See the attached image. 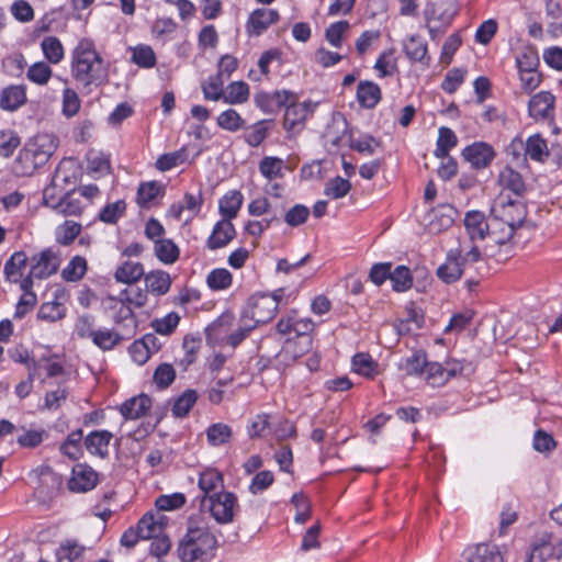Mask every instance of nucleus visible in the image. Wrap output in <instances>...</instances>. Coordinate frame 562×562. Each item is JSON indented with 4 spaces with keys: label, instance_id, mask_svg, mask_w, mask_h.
Instances as JSON below:
<instances>
[{
    "label": "nucleus",
    "instance_id": "nucleus-8",
    "mask_svg": "<svg viewBox=\"0 0 562 562\" xmlns=\"http://www.w3.org/2000/svg\"><path fill=\"white\" fill-rule=\"evenodd\" d=\"M282 295L283 290L279 289L272 294H259L252 296L249 302V311L246 312L244 317L249 316L255 325L269 322L274 317Z\"/></svg>",
    "mask_w": 562,
    "mask_h": 562
},
{
    "label": "nucleus",
    "instance_id": "nucleus-11",
    "mask_svg": "<svg viewBox=\"0 0 562 562\" xmlns=\"http://www.w3.org/2000/svg\"><path fill=\"white\" fill-rule=\"evenodd\" d=\"M494 148L484 142L473 143L462 150V157L474 169H484L491 165L495 158Z\"/></svg>",
    "mask_w": 562,
    "mask_h": 562
},
{
    "label": "nucleus",
    "instance_id": "nucleus-40",
    "mask_svg": "<svg viewBox=\"0 0 562 562\" xmlns=\"http://www.w3.org/2000/svg\"><path fill=\"white\" fill-rule=\"evenodd\" d=\"M458 144V137L456 133L446 126H441L438 131V138L436 143V149L434 151L437 158H447L449 151Z\"/></svg>",
    "mask_w": 562,
    "mask_h": 562
},
{
    "label": "nucleus",
    "instance_id": "nucleus-33",
    "mask_svg": "<svg viewBox=\"0 0 562 562\" xmlns=\"http://www.w3.org/2000/svg\"><path fill=\"white\" fill-rule=\"evenodd\" d=\"M498 183L503 189L512 191L517 196H521L526 191L521 175L510 167H506L499 172Z\"/></svg>",
    "mask_w": 562,
    "mask_h": 562
},
{
    "label": "nucleus",
    "instance_id": "nucleus-2",
    "mask_svg": "<svg viewBox=\"0 0 562 562\" xmlns=\"http://www.w3.org/2000/svg\"><path fill=\"white\" fill-rule=\"evenodd\" d=\"M109 67L89 38L80 40L71 52V77L83 89L91 91L108 82Z\"/></svg>",
    "mask_w": 562,
    "mask_h": 562
},
{
    "label": "nucleus",
    "instance_id": "nucleus-10",
    "mask_svg": "<svg viewBox=\"0 0 562 562\" xmlns=\"http://www.w3.org/2000/svg\"><path fill=\"white\" fill-rule=\"evenodd\" d=\"M68 293L65 289H57L53 294V300L42 303L38 308L37 317L47 323H56L64 319L67 315L66 302Z\"/></svg>",
    "mask_w": 562,
    "mask_h": 562
},
{
    "label": "nucleus",
    "instance_id": "nucleus-44",
    "mask_svg": "<svg viewBox=\"0 0 562 562\" xmlns=\"http://www.w3.org/2000/svg\"><path fill=\"white\" fill-rule=\"evenodd\" d=\"M85 209L82 199L76 196L69 190L64 194L63 200L58 203L55 212L64 216H79Z\"/></svg>",
    "mask_w": 562,
    "mask_h": 562
},
{
    "label": "nucleus",
    "instance_id": "nucleus-13",
    "mask_svg": "<svg viewBox=\"0 0 562 562\" xmlns=\"http://www.w3.org/2000/svg\"><path fill=\"white\" fill-rule=\"evenodd\" d=\"M235 317L233 313L226 312L218 316L206 328V340L210 345H223L229 340V334L234 326Z\"/></svg>",
    "mask_w": 562,
    "mask_h": 562
},
{
    "label": "nucleus",
    "instance_id": "nucleus-4",
    "mask_svg": "<svg viewBox=\"0 0 562 562\" xmlns=\"http://www.w3.org/2000/svg\"><path fill=\"white\" fill-rule=\"evenodd\" d=\"M57 148V142L52 134L43 133L30 139L20 151L16 162L22 165V173L31 175L45 165Z\"/></svg>",
    "mask_w": 562,
    "mask_h": 562
},
{
    "label": "nucleus",
    "instance_id": "nucleus-14",
    "mask_svg": "<svg viewBox=\"0 0 562 562\" xmlns=\"http://www.w3.org/2000/svg\"><path fill=\"white\" fill-rule=\"evenodd\" d=\"M476 240L469 237L459 239L458 246L449 250L467 269L484 261L483 255L475 244Z\"/></svg>",
    "mask_w": 562,
    "mask_h": 562
},
{
    "label": "nucleus",
    "instance_id": "nucleus-63",
    "mask_svg": "<svg viewBox=\"0 0 562 562\" xmlns=\"http://www.w3.org/2000/svg\"><path fill=\"white\" fill-rule=\"evenodd\" d=\"M349 29L350 24L348 21L331 23L325 31V38L331 46L338 48L341 46L344 35Z\"/></svg>",
    "mask_w": 562,
    "mask_h": 562
},
{
    "label": "nucleus",
    "instance_id": "nucleus-64",
    "mask_svg": "<svg viewBox=\"0 0 562 562\" xmlns=\"http://www.w3.org/2000/svg\"><path fill=\"white\" fill-rule=\"evenodd\" d=\"M349 146L360 154L372 155L379 146V142L369 134H362L357 138L350 137Z\"/></svg>",
    "mask_w": 562,
    "mask_h": 562
},
{
    "label": "nucleus",
    "instance_id": "nucleus-39",
    "mask_svg": "<svg viewBox=\"0 0 562 562\" xmlns=\"http://www.w3.org/2000/svg\"><path fill=\"white\" fill-rule=\"evenodd\" d=\"M155 254L165 265L176 262L180 255V249L172 239L160 238L155 240Z\"/></svg>",
    "mask_w": 562,
    "mask_h": 562
},
{
    "label": "nucleus",
    "instance_id": "nucleus-57",
    "mask_svg": "<svg viewBox=\"0 0 562 562\" xmlns=\"http://www.w3.org/2000/svg\"><path fill=\"white\" fill-rule=\"evenodd\" d=\"M540 64L538 52L532 46H525L516 56L518 71L536 70Z\"/></svg>",
    "mask_w": 562,
    "mask_h": 562
},
{
    "label": "nucleus",
    "instance_id": "nucleus-59",
    "mask_svg": "<svg viewBox=\"0 0 562 562\" xmlns=\"http://www.w3.org/2000/svg\"><path fill=\"white\" fill-rule=\"evenodd\" d=\"M390 280L392 281L393 290L396 292L407 291L413 284L411 271L406 266H397L391 271Z\"/></svg>",
    "mask_w": 562,
    "mask_h": 562
},
{
    "label": "nucleus",
    "instance_id": "nucleus-47",
    "mask_svg": "<svg viewBox=\"0 0 562 562\" xmlns=\"http://www.w3.org/2000/svg\"><path fill=\"white\" fill-rule=\"evenodd\" d=\"M87 269V260L81 256H75L61 270V278L67 282L79 281L85 277Z\"/></svg>",
    "mask_w": 562,
    "mask_h": 562
},
{
    "label": "nucleus",
    "instance_id": "nucleus-26",
    "mask_svg": "<svg viewBox=\"0 0 562 562\" xmlns=\"http://www.w3.org/2000/svg\"><path fill=\"white\" fill-rule=\"evenodd\" d=\"M166 517L160 513H148L138 521L137 528L142 539L160 536L165 528Z\"/></svg>",
    "mask_w": 562,
    "mask_h": 562
},
{
    "label": "nucleus",
    "instance_id": "nucleus-43",
    "mask_svg": "<svg viewBox=\"0 0 562 562\" xmlns=\"http://www.w3.org/2000/svg\"><path fill=\"white\" fill-rule=\"evenodd\" d=\"M525 151L526 155L535 161H543L549 157L547 142L539 134H535L528 137Z\"/></svg>",
    "mask_w": 562,
    "mask_h": 562
},
{
    "label": "nucleus",
    "instance_id": "nucleus-32",
    "mask_svg": "<svg viewBox=\"0 0 562 562\" xmlns=\"http://www.w3.org/2000/svg\"><path fill=\"white\" fill-rule=\"evenodd\" d=\"M103 306L105 310L112 312V317L116 323H121L133 315V308L121 293L119 296H106L103 300Z\"/></svg>",
    "mask_w": 562,
    "mask_h": 562
},
{
    "label": "nucleus",
    "instance_id": "nucleus-53",
    "mask_svg": "<svg viewBox=\"0 0 562 562\" xmlns=\"http://www.w3.org/2000/svg\"><path fill=\"white\" fill-rule=\"evenodd\" d=\"M378 364L370 355L364 352L356 353L352 357V370L366 378H373L376 374Z\"/></svg>",
    "mask_w": 562,
    "mask_h": 562
},
{
    "label": "nucleus",
    "instance_id": "nucleus-60",
    "mask_svg": "<svg viewBox=\"0 0 562 562\" xmlns=\"http://www.w3.org/2000/svg\"><path fill=\"white\" fill-rule=\"evenodd\" d=\"M180 322V315L177 312H170L161 318H155L151 327L156 333L168 336L171 335Z\"/></svg>",
    "mask_w": 562,
    "mask_h": 562
},
{
    "label": "nucleus",
    "instance_id": "nucleus-35",
    "mask_svg": "<svg viewBox=\"0 0 562 562\" xmlns=\"http://www.w3.org/2000/svg\"><path fill=\"white\" fill-rule=\"evenodd\" d=\"M145 284L147 291L160 296L166 294L171 285V278L165 271H151L145 274Z\"/></svg>",
    "mask_w": 562,
    "mask_h": 562
},
{
    "label": "nucleus",
    "instance_id": "nucleus-46",
    "mask_svg": "<svg viewBox=\"0 0 562 562\" xmlns=\"http://www.w3.org/2000/svg\"><path fill=\"white\" fill-rule=\"evenodd\" d=\"M81 224L74 221H65L55 229V239L59 245H70L80 234Z\"/></svg>",
    "mask_w": 562,
    "mask_h": 562
},
{
    "label": "nucleus",
    "instance_id": "nucleus-23",
    "mask_svg": "<svg viewBox=\"0 0 562 562\" xmlns=\"http://www.w3.org/2000/svg\"><path fill=\"white\" fill-rule=\"evenodd\" d=\"M29 262V258L24 251H15L12 256L7 260L3 268V273L5 280L13 283H20L22 288V281L25 277H23L24 269Z\"/></svg>",
    "mask_w": 562,
    "mask_h": 562
},
{
    "label": "nucleus",
    "instance_id": "nucleus-50",
    "mask_svg": "<svg viewBox=\"0 0 562 562\" xmlns=\"http://www.w3.org/2000/svg\"><path fill=\"white\" fill-rule=\"evenodd\" d=\"M249 98V87L244 81H235L228 85L223 95L224 102L228 104H241Z\"/></svg>",
    "mask_w": 562,
    "mask_h": 562
},
{
    "label": "nucleus",
    "instance_id": "nucleus-56",
    "mask_svg": "<svg viewBox=\"0 0 562 562\" xmlns=\"http://www.w3.org/2000/svg\"><path fill=\"white\" fill-rule=\"evenodd\" d=\"M233 276L225 268L212 270L206 278V283L214 291L226 290L232 285Z\"/></svg>",
    "mask_w": 562,
    "mask_h": 562
},
{
    "label": "nucleus",
    "instance_id": "nucleus-36",
    "mask_svg": "<svg viewBox=\"0 0 562 562\" xmlns=\"http://www.w3.org/2000/svg\"><path fill=\"white\" fill-rule=\"evenodd\" d=\"M404 52L406 56L413 61H419L424 64L429 63L430 58L427 55V44L420 36H411L404 43Z\"/></svg>",
    "mask_w": 562,
    "mask_h": 562
},
{
    "label": "nucleus",
    "instance_id": "nucleus-7",
    "mask_svg": "<svg viewBox=\"0 0 562 562\" xmlns=\"http://www.w3.org/2000/svg\"><path fill=\"white\" fill-rule=\"evenodd\" d=\"M456 13L454 4L449 0L426 5L424 14L431 40L438 38L445 32Z\"/></svg>",
    "mask_w": 562,
    "mask_h": 562
},
{
    "label": "nucleus",
    "instance_id": "nucleus-58",
    "mask_svg": "<svg viewBox=\"0 0 562 562\" xmlns=\"http://www.w3.org/2000/svg\"><path fill=\"white\" fill-rule=\"evenodd\" d=\"M53 76V70L48 64L37 61L31 65L26 72V78L35 85L45 86Z\"/></svg>",
    "mask_w": 562,
    "mask_h": 562
},
{
    "label": "nucleus",
    "instance_id": "nucleus-54",
    "mask_svg": "<svg viewBox=\"0 0 562 562\" xmlns=\"http://www.w3.org/2000/svg\"><path fill=\"white\" fill-rule=\"evenodd\" d=\"M427 366L426 353L422 350L414 351L409 357L403 360L401 369L404 370L408 375H420L425 371Z\"/></svg>",
    "mask_w": 562,
    "mask_h": 562
},
{
    "label": "nucleus",
    "instance_id": "nucleus-9",
    "mask_svg": "<svg viewBox=\"0 0 562 562\" xmlns=\"http://www.w3.org/2000/svg\"><path fill=\"white\" fill-rule=\"evenodd\" d=\"M464 227L468 237L471 239L483 240L487 236L495 240L497 231L492 227V218L486 221L485 215L481 211H469L464 216Z\"/></svg>",
    "mask_w": 562,
    "mask_h": 562
},
{
    "label": "nucleus",
    "instance_id": "nucleus-51",
    "mask_svg": "<svg viewBox=\"0 0 562 562\" xmlns=\"http://www.w3.org/2000/svg\"><path fill=\"white\" fill-rule=\"evenodd\" d=\"M218 127L228 132H237L245 126V120L234 109L223 111L216 119Z\"/></svg>",
    "mask_w": 562,
    "mask_h": 562
},
{
    "label": "nucleus",
    "instance_id": "nucleus-1",
    "mask_svg": "<svg viewBox=\"0 0 562 562\" xmlns=\"http://www.w3.org/2000/svg\"><path fill=\"white\" fill-rule=\"evenodd\" d=\"M220 530L203 513L188 517L186 532L177 546L181 562H206L215 557L218 548Z\"/></svg>",
    "mask_w": 562,
    "mask_h": 562
},
{
    "label": "nucleus",
    "instance_id": "nucleus-19",
    "mask_svg": "<svg viewBox=\"0 0 562 562\" xmlns=\"http://www.w3.org/2000/svg\"><path fill=\"white\" fill-rule=\"evenodd\" d=\"M26 88L23 85H10L0 91V109L15 112L26 103Z\"/></svg>",
    "mask_w": 562,
    "mask_h": 562
},
{
    "label": "nucleus",
    "instance_id": "nucleus-20",
    "mask_svg": "<svg viewBox=\"0 0 562 562\" xmlns=\"http://www.w3.org/2000/svg\"><path fill=\"white\" fill-rule=\"evenodd\" d=\"M457 210L452 205H440L429 213L428 228L432 234H439L454 223Z\"/></svg>",
    "mask_w": 562,
    "mask_h": 562
},
{
    "label": "nucleus",
    "instance_id": "nucleus-21",
    "mask_svg": "<svg viewBox=\"0 0 562 562\" xmlns=\"http://www.w3.org/2000/svg\"><path fill=\"white\" fill-rule=\"evenodd\" d=\"M279 19L278 11L268 8H261L255 10L247 22V29L251 35H260L267 30L272 23Z\"/></svg>",
    "mask_w": 562,
    "mask_h": 562
},
{
    "label": "nucleus",
    "instance_id": "nucleus-49",
    "mask_svg": "<svg viewBox=\"0 0 562 562\" xmlns=\"http://www.w3.org/2000/svg\"><path fill=\"white\" fill-rule=\"evenodd\" d=\"M187 158H188L187 148L182 147L176 151L166 153V154L160 155L157 158L155 166L160 171H168V170H171L172 168H176L177 166L186 162Z\"/></svg>",
    "mask_w": 562,
    "mask_h": 562
},
{
    "label": "nucleus",
    "instance_id": "nucleus-31",
    "mask_svg": "<svg viewBox=\"0 0 562 562\" xmlns=\"http://www.w3.org/2000/svg\"><path fill=\"white\" fill-rule=\"evenodd\" d=\"M198 485L204 495H212L224 491V479L218 470L209 468L200 473Z\"/></svg>",
    "mask_w": 562,
    "mask_h": 562
},
{
    "label": "nucleus",
    "instance_id": "nucleus-18",
    "mask_svg": "<svg viewBox=\"0 0 562 562\" xmlns=\"http://www.w3.org/2000/svg\"><path fill=\"white\" fill-rule=\"evenodd\" d=\"M236 236L234 225L229 220L222 218L212 231L206 240V247L211 250L220 249L227 246Z\"/></svg>",
    "mask_w": 562,
    "mask_h": 562
},
{
    "label": "nucleus",
    "instance_id": "nucleus-17",
    "mask_svg": "<svg viewBox=\"0 0 562 562\" xmlns=\"http://www.w3.org/2000/svg\"><path fill=\"white\" fill-rule=\"evenodd\" d=\"M97 482L98 475L92 468L86 464H77L72 469L69 488L74 492H88L97 485Z\"/></svg>",
    "mask_w": 562,
    "mask_h": 562
},
{
    "label": "nucleus",
    "instance_id": "nucleus-24",
    "mask_svg": "<svg viewBox=\"0 0 562 562\" xmlns=\"http://www.w3.org/2000/svg\"><path fill=\"white\" fill-rule=\"evenodd\" d=\"M554 100V95L548 91L535 94L528 103L529 114L535 119L549 117L553 110Z\"/></svg>",
    "mask_w": 562,
    "mask_h": 562
},
{
    "label": "nucleus",
    "instance_id": "nucleus-29",
    "mask_svg": "<svg viewBox=\"0 0 562 562\" xmlns=\"http://www.w3.org/2000/svg\"><path fill=\"white\" fill-rule=\"evenodd\" d=\"M347 127L348 123L345 116L341 113H334L323 134L325 144L338 146Z\"/></svg>",
    "mask_w": 562,
    "mask_h": 562
},
{
    "label": "nucleus",
    "instance_id": "nucleus-41",
    "mask_svg": "<svg viewBox=\"0 0 562 562\" xmlns=\"http://www.w3.org/2000/svg\"><path fill=\"white\" fill-rule=\"evenodd\" d=\"M41 48L46 60L53 65L59 64L65 57L64 46L56 36L44 37Z\"/></svg>",
    "mask_w": 562,
    "mask_h": 562
},
{
    "label": "nucleus",
    "instance_id": "nucleus-16",
    "mask_svg": "<svg viewBox=\"0 0 562 562\" xmlns=\"http://www.w3.org/2000/svg\"><path fill=\"white\" fill-rule=\"evenodd\" d=\"M292 98L293 95L286 90L259 92L255 95V103L266 113H276L290 102Z\"/></svg>",
    "mask_w": 562,
    "mask_h": 562
},
{
    "label": "nucleus",
    "instance_id": "nucleus-6",
    "mask_svg": "<svg viewBox=\"0 0 562 562\" xmlns=\"http://www.w3.org/2000/svg\"><path fill=\"white\" fill-rule=\"evenodd\" d=\"M61 263L60 252L46 248L30 259V271L22 281V289H32L34 280H44L55 274Z\"/></svg>",
    "mask_w": 562,
    "mask_h": 562
},
{
    "label": "nucleus",
    "instance_id": "nucleus-22",
    "mask_svg": "<svg viewBox=\"0 0 562 562\" xmlns=\"http://www.w3.org/2000/svg\"><path fill=\"white\" fill-rule=\"evenodd\" d=\"M113 434L109 430H93L85 439V446L88 452L100 458L109 456V445Z\"/></svg>",
    "mask_w": 562,
    "mask_h": 562
},
{
    "label": "nucleus",
    "instance_id": "nucleus-34",
    "mask_svg": "<svg viewBox=\"0 0 562 562\" xmlns=\"http://www.w3.org/2000/svg\"><path fill=\"white\" fill-rule=\"evenodd\" d=\"M111 164L108 155L97 150H90L87 154V170L88 173L98 179L110 172Z\"/></svg>",
    "mask_w": 562,
    "mask_h": 562
},
{
    "label": "nucleus",
    "instance_id": "nucleus-3",
    "mask_svg": "<svg viewBox=\"0 0 562 562\" xmlns=\"http://www.w3.org/2000/svg\"><path fill=\"white\" fill-rule=\"evenodd\" d=\"M527 216V209L525 204L517 200L501 193L491 206L492 227L502 228V235L495 236V243L503 245L507 243L514 235L517 227L521 226Z\"/></svg>",
    "mask_w": 562,
    "mask_h": 562
},
{
    "label": "nucleus",
    "instance_id": "nucleus-45",
    "mask_svg": "<svg viewBox=\"0 0 562 562\" xmlns=\"http://www.w3.org/2000/svg\"><path fill=\"white\" fill-rule=\"evenodd\" d=\"M551 558H555L553 543L550 536L544 535L538 542L532 544L529 562H546Z\"/></svg>",
    "mask_w": 562,
    "mask_h": 562
},
{
    "label": "nucleus",
    "instance_id": "nucleus-62",
    "mask_svg": "<svg viewBox=\"0 0 562 562\" xmlns=\"http://www.w3.org/2000/svg\"><path fill=\"white\" fill-rule=\"evenodd\" d=\"M161 192V184L151 181L142 183L137 190V203L142 207H146L150 204V202L156 199Z\"/></svg>",
    "mask_w": 562,
    "mask_h": 562
},
{
    "label": "nucleus",
    "instance_id": "nucleus-28",
    "mask_svg": "<svg viewBox=\"0 0 562 562\" xmlns=\"http://www.w3.org/2000/svg\"><path fill=\"white\" fill-rule=\"evenodd\" d=\"M285 170V161L279 157L265 156L259 162V172L269 182L282 179Z\"/></svg>",
    "mask_w": 562,
    "mask_h": 562
},
{
    "label": "nucleus",
    "instance_id": "nucleus-27",
    "mask_svg": "<svg viewBox=\"0 0 562 562\" xmlns=\"http://www.w3.org/2000/svg\"><path fill=\"white\" fill-rule=\"evenodd\" d=\"M467 268L454 257V255L447 252L446 261L437 269V276L445 283H454L465 272Z\"/></svg>",
    "mask_w": 562,
    "mask_h": 562
},
{
    "label": "nucleus",
    "instance_id": "nucleus-52",
    "mask_svg": "<svg viewBox=\"0 0 562 562\" xmlns=\"http://www.w3.org/2000/svg\"><path fill=\"white\" fill-rule=\"evenodd\" d=\"M350 190L351 183L349 180L337 176L325 183L324 194L329 199L337 200L346 196Z\"/></svg>",
    "mask_w": 562,
    "mask_h": 562
},
{
    "label": "nucleus",
    "instance_id": "nucleus-5",
    "mask_svg": "<svg viewBox=\"0 0 562 562\" xmlns=\"http://www.w3.org/2000/svg\"><path fill=\"white\" fill-rule=\"evenodd\" d=\"M201 512L209 514L215 522L228 525L234 522L235 517L240 510L237 496L233 492L220 491L212 495H203L200 502Z\"/></svg>",
    "mask_w": 562,
    "mask_h": 562
},
{
    "label": "nucleus",
    "instance_id": "nucleus-48",
    "mask_svg": "<svg viewBox=\"0 0 562 562\" xmlns=\"http://www.w3.org/2000/svg\"><path fill=\"white\" fill-rule=\"evenodd\" d=\"M232 436V428L224 423L213 424L206 429V439L212 447H218L229 442Z\"/></svg>",
    "mask_w": 562,
    "mask_h": 562
},
{
    "label": "nucleus",
    "instance_id": "nucleus-15",
    "mask_svg": "<svg viewBox=\"0 0 562 562\" xmlns=\"http://www.w3.org/2000/svg\"><path fill=\"white\" fill-rule=\"evenodd\" d=\"M461 562H504V559L497 546L480 543L467 548Z\"/></svg>",
    "mask_w": 562,
    "mask_h": 562
},
{
    "label": "nucleus",
    "instance_id": "nucleus-38",
    "mask_svg": "<svg viewBox=\"0 0 562 562\" xmlns=\"http://www.w3.org/2000/svg\"><path fill=\"white\" fill-rule=\"evenodd\" d=\"M243 194L239 191H229L220 201V212L224 220L232 221L237 216L238 211L243 205Z\"/></svg>",
    "mask_w": 562,
    "mask_h": 562
},
{
    "label": "nucleus",
    "instance_id": "nucleus-25",
    "mask_svg": "<svg viewBox=\"0 0 562 562\" xmlns=\"http://www.w3.org/2000/svg\"><path fill=\"white\" fill-rule=\"evenodd\" d=\"M151 407V398L146 394H140L125 401L120 412L126 419H138L145 416Z\"/></svg>",
    "mask_w": 562,
    "mask_h": 562
},
{
    "label": "nucleus",
    "instance_id": "nucleus-30",
    "mask_svg": "<svg viewBox=\"0 0 562 562\" xmlns=\"http://www.w3.org/2000/svg\"><path fill=\"white\" fill-rule=\"evenodd\" d=\"M357 100L364 109H373L381 100V89L372 81H360L357 87Z\"/></svg>",
    "mask_w": 562,
    "mask_h": 562
},
{
    "label": "nucleus",
    "instance_id": "nucleus-42",
    "mask_svg": "<svg viewBox=\"0 0 562 562\" xmlns=\"http://www.w3.org/2000/svg\"><path fill=\"white\" fill-rule=\"evenodd\" d=\"M131 60L140 68L150 69L155 67L157 58L154 49L146 44H138L130 48Z\"/></svg>",
    "mask_w": 562,
    "mask_h": 562
},
{
    "label": "nucleus",
    "instance_id": "nucleus-55",
    "mask_svg": "<svg viewBox=\"0 0 562 562\" xmlns=\"http://www.w3.org/2000/svg\"><path fill=\"white\" fill-rule=\"evenodd\" d=\"M198 401V393L194 390L184 391L177 397L172 405V414L176 417H184L189 414L193 405Z\"/></svg>",
    "mask_w": 562,
    "mask_h": 562
},
{
    "label": "nucleus",
    "instance_id": "nucleus-61",
    "mask_svg": "<svg viewBox=\"0 0 562 562\" xmlns=\"http://www.w3.org/2000/svg\"><path fill=\"white\" fill-rule=\"evenodd\" d=\"M126 203L119 200L106 204L99 213V218L106 224H115L125 213Z\"/></svg>",
    "mask_w": 562,
    "mask_h": 562
},
{
    "label": "nucleus",
    "instance_id": "nucleus-12",
    "mask_svg": "<svg viewBox=\"0 0 562 562\" xmlns=\"http://www.w3.org/2000/svg\"><path fill=\"white\" fill-rule=\"evenodd\" d=\"M313 114L312 102H294L291 101L286 105L283 125L286 131L299 132L302 130L306 119Z\"/></svg>",
    "mask_w": 562,
    "mask_h": 562
},
{
    "label": "nucleus",
    "instance_id": "nucleus-37",
    "mask_svg": "<svg viewBox=\"0 0 562 562\" xmlns=\"http://www.w3.org/2000/svg\"><path fill=\"white\" fill-rule=\"evenodd\" d=\"M144 267L139 262L126 261L117 267L114 278L117 282L132 284L144 276Z\"/></svg>",
    "mask_w": 562,
    "mask_h": 562
}]
</instances>
